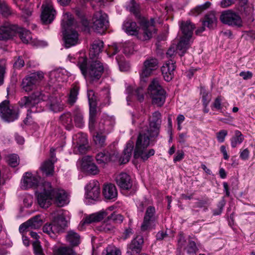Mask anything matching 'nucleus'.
<instances>
[{"label":"nucleus","instance_id":"nucleus-1","mask_svg":"<svg viewBox=\"0 0 255 255\" xmlns=\"http://www.w3.org/2000/svg\"><path fill=\"white\" fill-rule=\"evenodd\" d=\"M161 121V115L158 111L154 112L149 118V128L146 129V132L142 130L138 135L133 154L134 158H140L145 161L154 154L153 149L147 150V148L149 145V137L155 138L158 136Z\"/></svg>","mask_w":255,"mask_h":255},{"label":"nucleus","instance_id":"nucleus-2","mask_svg":"<svg viewBox=\"0 0 255 255\" xmlns=\"http://www.w3.org/2000/svg\"><path fill=\"white\" fill-rule=\"evenodd\" d=\"M62 25L65 31L64 39L65 47L69 48L78 44L79 34L77 31L73 29H80V24L74 20L70 13L64 14Z\"/></svg>","mask_w":255,"mask_h":255},{"label":"nucleus","instance_id":"nucleus-3","mask_svg":"<svg viewBox=\"0 0 255 255\" xmlns=\"http://www.w3.org/2000/svg\"><path fill=\"white\" fill-rule=\"evenodd\" d=\"M77 65L82 74L91 82L99 80L104 72V66L99 61H92L90 66L87 68V59L85 57H81Z\"/></svg>","mask_w":255,"mask_h":255},{"label":"nucleus","instance_id":"nucleus-4","mask_svg":"<svg viewBox=\"0 0 255 255\" xmlns=\"http://www.w3.org/2000/svg\"><path fill=\"white\" fill-rule=\"evenodd\" d=\"M148 90L152 103L157 107L162 106L165 101L166 92L159 82L157 80H153L148 86Z\"/></svg>","mask_w":255,"mask_h":255},{"label":"nucleus","instance_id":"nucleus-5","mask_svg":"<svg viewBox=\"0 0 255 255\" xmlns=\"http://www.w3.org/2000/svg\"><path fill=\"white\" fill-rule=\"evenodd\" d=\"M18 108L9 105V101L4 100L0 104V116L5 121L12 122L18 119Z\"/></svg>","mask_w":255,"mask_h":255},{"label":"nucleus","instance_id":"nucleus-6","mask_svg":"<svg viewBox=\"0 0 255 255\" xmlns=\"http://www.w3.org/2000/svg\"><path fill=\"white\" fill-rule=\"evenodd\" d=\"M40 188L42 191L37 195L38 203L41 207L47 208L51 204L52 187L49 182H44Z\"/></svg>","mask_w":255,"mask_h":255},{"label":"nucleus","instance_id":"nucleus-7","mask_svg":"<svg viewBox=\"0 0 255 255\" xmlns=\"http://www.w3.org/2000/svg\"><path fill=\"white\" fill-rule=\"evenodd\" d=\"M43 77V73L41 72L30 74L23 79L21 85L22 89L26 92L31 91L36 87Z\"/></svg>","mask_w":255,"mask_h":255},{"label":"nucleus","instance_id":"nucleus-8","mask_svg":"<svg viewBox=\"0 0 255 255\" xmlns=\"http://www.w3.org/2000/svg\"><path fill=\"white\" fill-rule=\"evenodd\" d=\"M92 28L98 33L103 32L108 25V15L101 11L95 13L92 18Z\"/></svg>","mask_w":255,"mask_h":255},{"label":"nucleus","instance_id":"nucleus-9","mask_svg":"<svg viewBox=\"0 0 255 255\" xmlns=\"http://www.w3.org/2000/svg\"><path fill=\"white\" fill-rule=\"evenodd\" d=\"M238 4V9L243 18L249 23L253 22L254 20L253 4L249 3L248 0H239Z\"/></svg>","mask_w":255,"mask_h":255},{"label":"nucleus","instance_id":"nucleus-10","mask_svg":"<svg viewBox=\"0 0 255 255\" xmlns=\"http://www.w3.org/2000/svg\"><path fill=\"white\" fill-rule=\"evenodd\" d=\"M158 59L155 57L147 58L143 63V66L140 72V78L143 80L150 76L153 71L158 68Z\"/></svg>","mask_w":255,"mask_h":255},{"label":"nucleus","instance_id":"nucleus-11","mask_svg":"<svg viewBox=\"0 0 255 255\" xmlns=\"http://www.w3.org/2000/svg\"><path fill=\"white\" fill-rule=\"evenodd\" d=\"M42 11L41 15L42 21L44 23H51L55 18L56 11L53 8L51 0H45L42 4Z\"/></svg>","mask_w":255,"mask_h":255},{"label":"nucleus","instance_id":"nucleus-12","mask_svg":"<svg viewBox=\"0 0 255 255\" xmlns=\"http://www.w3.org/2000/svg\"><path fill=\"white\" fill-rule=\"evenodd\" d=\"M221 21L226 24L240 26L242 21L240 16L231 10L224 11L220 16Z\"/></svg>","mask_w":255,"mask_h":255},{"label":"nucleus","instance_id":"nucleus-13","mask_svg":"<svg viewBox=\"0 0 255 255\" xmlns=\"http://www.w3.org/2000/svg\"><path fill=\"white\" fill-rule=\"evenodd\" d=\"M43 97L42 94L39 92L33 93L29 96H24L19 101L18 104L21 108H31L37 104L40 100H43Z\"/></svg>","mask_w":255,"mask_h":255},{"label":"nucleus","instance_id":"nucleus-14","mask_svg":"<svg viewBox=\"0 0 255 255\" xmlns=\"http://www.w3.org/2000/svg\"><path fill=\"white\" fill-rule=\"evenodd\" d=\"M143 238L141 235H137L128 245L127 254L128 255H137L141 251L143 244Z\"/></svg>","mask_w":255,"mask_h":255},{"label":"nucleus","instance_id":"nucleus-15","mask_svg":"<svg viewBox=\"0 0 255 255\" xmlns=\"http://www.w3.org/2000/svg\"><path fill=\"white\" fill-rule=\"evenodd\" d=\"M115 180L117 185L122 190H128L132 186L130 176L126 172H121L116 175Z\"/></svg>","mask_w":255,"mask_h":255},{"label":"nucleus","instance_id":"nucleus-16","mask_svg":"<svg viewBox=\"0 0 255 255\" xmlns=\"http://www.w3.org/2000/svg\"><path fill=\"white\" fill-rule=\"evenodd\" d=\"M114 207L111 206L109 207L106 210H102L98 212L92 214L89 216H87L84 218L81 223L82 225L86 224H89L94 222H98L102 220L104 218L108 216V211H112L114 209Z\"/></svg>","mask_w":255,"mask_h":255},{"label":"nucleus","instance_id":"nucleus-17","mask_svg":"<svg viewBox=\"0 0 255 255\" xmlns=\"http://www.w3.org/2000/svg\"><path fill=\"white\" fill-rule=\"evenodd\" d=\"M51 192L52 199H55V204L58 207H63L69 203L68 195L64 190L52 188Z\"/></svg>","mask_w":255,"mask_h":255},{"label":"nucleus","instance_id":"nucleus-18","mask_svg":"<svg viewBox=\"0 0 255 255\" xmlns=\"http://www.w3.org/2000/svg\"><path fill=\"white\" fill-rule=\"evenodd\" d=\"M17 25L5 23L0 26V40H7L11 38L16 34Z\"/></svg>","mask_w":255,"mask_h":255},{"label":"nucleus","instance_id":"nucleus-19","mask_svg":"<svg viewBox=\"0 0 255 255\" xmlns=\"http://www.w3.org/2000/svg\"><path fill=\"white\" fill-rule=\"evenodd\" d=\"M118 158V152L114 151L113 153H110L106 150L97 153L96 156L97 163L102 165H105L110 161H115Z\"/></svg>","mask_w":255,"mask_h":255},{"label":"nucleus","instance_id":"nucleus-20","mask_svg":"<svg viewBox=\"0 0 255 255\" xmlns=\"http://www.w3.org/2000/svg\"><path fill=\"white\" fill-rule=\"evenodd\" d=\"M175 62L170 59L166 61L161 68V71L164 79L167 82L173 78L174 71L175 69Z\"/></svg>","mask_w":255,"mask_h":255},{"label":"nucleus","instance_id":"nucleus-21","mask_svg":"<svg viewBox=\"0 0 255 255\" xmlns=\"http://www.w3.org/2000/svg\"><path fill=\"white\" fill-rule=\"evenodd\" d=\"M91 157H84L81 161L82 169L89 174L96 175L99 172L97 165L91 161Z\"/></svg>","mask_w":255,"mask_h":255},{"label":"nucleus","instance_id":"nucleus-22","mask_svg":"<svg viewBox=\"0 0 255 255\" xmlns=\"http://www.w3.org/2000/svg\"><path fill=\"white\" fill-rule=\"evenodd\" d=\"M103 194L106 199L116 200L118 197L116 187L112 183L105 184L103 188Z\"/></svg>","mask_w":255,"mask_h":255},{"label":"nucleus","instance_id":"nucleus-23","mask_svg":"<svg viewBox=\"0 0 255 255\" xmlns=\"http://www.w3.org/2000/svg\"><path fill=\"white\" fill-rule=\"evenodd\" d=\"M87 197L94 200H96L100 195V188L98 182L93 181L87 185Z\"/></svg>","mask_w":255,"mask_h":255},{"label":"nucleus","instance_id":"nucleus-24","mask_svg":"<svg viewBox=\"0 0 255 255\" xmlns=\"http://www.w3.org/2000/svg\"><path fill=\"white\" fill-rule=\"evenodd\" d=\"M39 182V177L29 172H26L23 176L22 187L26 189L37 186Z\"/></svg>","mask_w":255,"mask_h":255},{"label":"nucleus","instance_id":"nucleus-25","mask_svg":"<svg viewBox=\"0 0 255 255\" xmlns=\"http://www.w3.org/2000/svg\"><path fill=\"white\" fill-rule=\"evenodd\" d=\"M52 223L55 227L54 231L58 233L62 232L67 226V221L62 214H58L54 216Z\"/></svg>","mask_w":255,"mask_h":255},{"label":"nucleus","instance_id":"nucleus-26","mask_svg":"<svg viewBox=\"0 0 255 255\" xmlns=\"http://www.w3.org/2000/svg\"><path fill=\"white\" fill-rule=\"evenodd\" d=\"M123 29L127 33L131 35H137L139 30V27L136 23L130 19L124 22Z\"/></svg>","mask_w":255,"mask_h":255},{"label":"nucleus","instance_id":"nucleus-27","mask_svg":"<svg viewBox=\"0 0 255 255\" xmlns=\"http://www.w3.org/2000/svg\"><path fill=\"white\" fill-rule=\"evenodd\" d=\"M195 28V26L190 21H182L180 25L182 37L191 39Z\"/></svg>","mask_w":255,"mask_h":255},{"label":"nucleus","instance_id":"nucleus-28","mask_svg":"<svg viewBox=\"0 0 255 255\" xmlns=\"http://www.w3.org/2000/svg\"><path fill=\"white\" fill-rule=\"evenodd\" d=\"M17 29H18L16 30V33L18 34L19 37L23 43L35 44L30 31L18 27V26Z\"/></svg>","mask_w":255,"mask_h":255},{"label":"nucleus","instance_id":"nucleus-29","mask_svg":"<svg viewBox=\"0 0 255 255\" xmlns=\"http://www.w3.org/2000/svg\"><path fill=\"white\" fill-rule=\"evenodd\" d=\"M104 43L99 39L93 41L90 49L89 55L92 59L96 58L102 51Z\"/></svg>","mask_w":255,"mask_h":255},{"label":"nucleus","instance_id":"nucleus-30","mask_svg":"<svg viewBox=\"0 0 255 255\" xmlns=\"http://www.w3.org/2000/svg\"><path fill=\"white\" fill-rule=\"evenodd\" d=\"M87 96L90 107V116H95L97 114V99L93 90H88Z\"/></svg>","mask_w":255,"mask_h":255},{"label":"nucleus","instance_id":"nucleus-31","mask_svg":"<svg viewBox=\"0 0 255 255\" xmlns=\"http://www.w3.org/2000/svg\"><path fill=\"white\" fill-rule=\"evenodd\" d=\"M77 143V151L81 154L86 153L89 147L87 135L83 133L79 134Z\"/></svg>","mask_w":255,"mask_h":255},{"label":"nucleus","instance_id":"nucleus-32","mask_svg":"<svg viewBox=\"0 0 255 255\" xmlns=\"http://www.w3.org/2000/svg\"><path fill=\"white\" fill-rule=\"evenodd\" d=\"M143 30V38L144 40L149 39L152 36V31L155 29L154 27V20L151 19V22L143 21L142 22Z\"/></svg>","mask_w":255,"mask_h":255},{"label":"nucleus","instance_id":"nucleus-33","mask_svg":"<svg viewBox=\"0 0 255 255\" xmlns=\"http://www.w3.org/2000/svg\"><path fill=\"white\" fill-rule=\"evenodd\" d=\"M49 109L53 112L57 113L63 110V105L60 100L57 97H51L47 103Z\"/></svg>","mask_w":255,"mask_h":255},{"label":"nucleus","instance_id":"nucleus-34","mask_svg":"<svg viewBox=\"0 0 255 255\" xmlns=\"http://www.w3.org/2000/svg\"><path fill=\"white\" fill-rule=\"evenodd\" d=\"M133 149V145L132 143L129 142L127 143L126 147L124 150L123 155L120 157L118 154V158L117 159V160H119L121 164H125L128 162L131 156Z\"/></svg>","mask_w":255,"mask_h":255},{"label":"nucleus","instance_id":"nucleus-35","mask_svg":"<svg viewBox=\"0 0 255 255\" xmlns=\"http://www.w3.org/2000/svg\"><path fill=\"white\" fill-rule=\"evenodd\" d=\"M97 230L106 233H112L115 231V226L107 218L101 225L96 227Z\"/></svg>","mask_w":255,"mask_h":255},{"label":"nucleus","instance_id":"nucleus-36","mask_svg":"<svg viewBox=\"0 0 255 255\" xmlns=\"http://www.w3.org/2000/svg\"><path fill=\"white\" fill-rule=\"evenodd\" d=\"M53 255H76L72 248L68 246L54 247L53 248Z\"/></svg>","mask_w":255,"mask_h":255},{"label":"nucleus","instance_id":"nucleus-37","mask_svg":"<svg viewBox=\"0 0 255 255\" xmlns=\"http://www.w3.org/2000/svg\"><path fill=\"white\" fill-rule=\"evenodd\" d=\"M40 168L46 176L52 175L54 172L53 162L50 160H46L42 163Z\"/></svg>","mask_w":255,"mask_h":255},{"label":"nucleus","instance_id":"nucleus-38","mask_svg":"<svg viewBox=\"0 0 255 255\" xmlns=\"http://www.w3.org/2000/svg\"><path fill=\"white\" fill-rule=\"evenodd\" d=\"M66 240L72 247L77 246L80 243V237L76 232L70 231L66 236Z\"/></svg>","mask_w":255,"mask_h":255},{"label":"nucleus","instance_id":"nucleus-39","mask_svg":"<svg viewBox=\"0 0 255 255\" xmlns=\"http://www.w3.org/2000/svg\"><path fill=\"white\" fill-rule=\"evenodd\" d=\"M190 39V38H187L182 36L181 40L177 45V50L181 51V53H179L180 56H182L189 48Z\"/></svg>","mask_w":255,"mask_h":255},{"label":"nucleus","instance_id":"nucleus-40","mask_svg":"<svg viewBox=\"0 0 255 255\" xmlns=\"http://www.w3.org/2000/svg\"><path fill=\"white\" fill-rule=\"evenodd\" d=\"M76 14L79 17L80 20V24L81 25H80V29L83 31H87L89 30V21L85 18L84 14L81 11V10L79 9H77L75 11Z\"/></svg>","mask_w":255,"mask_h":255},{"label":"nucleus","instance_id":"nucleus-41","mask_svg":"<svg viewBox=\"0 0 255 255\" xmlns=\"http://www.w3.org/2000/svg\"><path fill=\"white\" fill-rule=\"evenodd\" d=\"M217 18L214 13H209L205 16L204 20L203 21V25L211 28H213L216 25Z\"/></svg>","mask_w":255,"mask_h":255},{"label":"nucleus","instance_id":"nucleus-42","mask_svg":"<svg viewBox=\"0 0 255 255\" xmlns=\"http://www.w3.org/2000/svg\"><path fill=\"white\" fill-rule=\"evenodd\" d=\"M79 87L74 85L71 88L68 99V103L70 105H73L76 102L79 94Z\"/></svg>","mask_w":255,"mask_h":255},{"label":"nucleus","instance_id":"nucleus-43","mask_svg":"<svg viewBox=\"0 0 255 255\" xmlns=\"http://www.w3.org/2000/svg\"><path fill=\"white\" fill-rule=\"evenodd\" d=\"M13 2L20 8H21L22 16L25 18L28 17L31 15L32 10L30 8H24L23 6L27 2V0H13Z\"/></svg>","mask_w":255,"mask_h":255},{"label":"nucleus","instance_id":"nucleus-44","mask_svg":"<svg viewBox=\"0 0 255 255\" xmlns=\"http://www.w3.org/2000/svg\"><path fill=\"white\" fill-rule=\"evenodd\" d=\"M244 140V136L240 130L235 131V135L231 139V146L235 148L240 144Z\"/></svg>","mask_w":255,"mask_h":255},{"label":"nucleus","instance_id":"nucleus-45","mask_svg":"<svg viewBox=\"0 0 255 255\" xmlns=\"http://www.w3.org/2000/svg\"><path fill=\"white\" fill-rule=\"evenodd\" d=\"M74 120L76 127L82 128L84 125L83 115L79 109L75 110L73 112Z\"/></svg>","mask_w":255,"mask_h":255},{"label":"nucleus","instance_id":"nucleus-46","mask_svg":"<svg viewBox=\"0 0 255 255\" xmlns=\"http://www.w3.org/2000/svg\"><path fill=\"white\" fill-rule=\"evenodd\" d=\"M60 120L65 126L66 128L70 130L73 126L72 116L70 113H65L60 116Z\"/></svg>","mask_w":255,"mask_h":255},{"label":"nucleus","instance_id":"nucleus-47","mask_svg":"<svg viewBox=\"0 0 255 255\" xmlns=\"http://www.w3.org/2000/svg\"><path fill=\"white\" fill-rule=\"evenodd\" d=\"M28 222H29V225L31 229H38L42 224V221L40 218V216L39 215L35 216L33 218L28 220Z\"/></svg>","mask_w":255,"mask_h":255},{"label":"nucleus","instance_id":"nucleus-48","mask_svg":"<svg viewBox=\"0 0 255 255\" xmlns=\"http://www.w3.org/2000/svg\"><path fill=\"white\" fill-rule=\"evenodd\" d=\"M6 159L8 164L12 167H15L19 164V157L16 154H9L6 156Z\"/></svg>","mask_w":255,"mask_h":255},{"label":"nucleus","instance_id":"nucleus-49","mask_svg":"<svg viewBox=\"0 0 255 255\" xmlns=\"http://www.w3.org/2000/svg\"><path fill=\"white\" fill-rule=\"evenodd\" d=\"M155 226V220L143 218V223L141 226V230L146 231L152 229Z\"/></svg>","mask_w":255,"mask_h":255},{"label":"nucleus","instance_id":"nucleus-50","mask_svg":"<svg viewBox=\"0 0 255 255\" xmlns=\"http://www.w3.org/2000/svg\"><path fill=\"white\" fill-rule=\"evenodd\" d=\"M108 218L114 225L121 224L124 220V217L121 214H116L115 212L108 216Z\"/></svg>","mask_w":255,"mask_h":255},{"label":"nucleus","instance_id":"nucleus-51","mask_svg":"<svg viewBox=\"0 0 255 255\" xmlns=\"http://www.w3.org/2000/svg\"><path fill=\"white\" fill-rule=\"evenodd\" d=\"M103 254H105V255H122L120 250L115 246L110 245L107 247L105 252L104 251Z\"/></svg>","mask_w":255,"mask_h":255},{"label":"nucleus","instance_id":"nucleus-52","mask_svg":"<svg viewBox=\"0 0 255 255\" xmlns=\"http://www.w3.org/2000/svg\"><path fill=\"white\" fill-rule=\"evenodd\" d=\"M0 13L4 16H7L12 13L10 7L3 1L0 3Z\"/></svg>","mask_w":255,"mask_h":255},{"label":"nucleus","instance_id":"nucleus-53","mask_svg":"<svg viewBox=\"0 0 255 255\" xmlns=\"http://www.w3.org/2000/svg\"><path fill=\"white\" fill-rule=\"evenodd\" d=\"M55 228L53 223L46 224L43 227V231L49 235L51 237H54L55 234L58 233L57 232L54 231Z\"/></svg>","mask_w":255,"mask_h":255},{"label":"nucleus","instance_id":"nucleus-54","mask_svg":"<svg viewBox=\"0 0 255 255\" xmlns=\"http://www.w3.org/2000/svg\"><path fill=\"white\" fill-rule=\"evenodd\" d=\"M111 125V121L109 119L104 120L103 122L101 121L99 125L101 131L102 132H109L110 130L109 126Z\"/></svg>","mask_w":255,"mask_h":255},{"label":"nucleus","instance_id":"nucleus-55","mask_svg":"<svg viewBox=\"0 0 255 255\" xmlns=\"http://www.w3.org/2000/svg\"><path fill=\"white\" fill-rule=\"evenodd\" d=\"M155 208L153 206H149L146 210L144 218L150 219V220H153L155 221Z\"/></svg>","mask_w":255,"mask_h":255},{"label":"nucleus","instance_id":"nucleus-56","mask_svg":"<svg viewBox=\"0 0 255 255\" xmlns=\"http://www.w3.org/2000/svg\"><path fill=\"white\" fill-rule=\"evenodd\" d=\"M186 250L188 254L190 255L195 254L198 250L196 243L193 241H189L188 244L186 247Z\"/></svg>","mask_w":255,"mask_h":255},{"label":"nucleus","instance_id":"nucleus-57","mask_svg":"<svg viewBox=\"0 0 255 255\" xmlns=\"http://www.w3.org/2000/svg\"><path fill=\"white\" fill-rule=\"evenodd\" d=\"M134 50V44L131 42H128L123 44V51L125 54H131Z\"/></svg>","mask_w":255,"mask_h":255},{"label":"nucleus","instance_id":"nucleus-58","mask_svg":"<svg viewBox=\"0 0 255 255\" xmlns=\"http://www.w3.org/2000/svg\"><path fill=\"white\" fill-rule=\"evenodd\" d=\"M94 140L97 145L103 146L105 145L106 136L97 133V135L94 136Z\"/></svg>","mask_w":255,"mask_h":255},{"label":"nucleus","instance_id":"nucleus-59","mask_svg":"<svg viewBox=\"0 0 255 255\" xmlns=\"http://www.w3.org/2000/svg\"><path fill=\"white\" fill-rule=\"evenodd\" d=\"M35 255H44L39 241H34L32 244Z\"/></svg>","mask_w":255,"mask_h":255},{"label":"nucleus","instance_id":"nucleus-60","mask_svg":"<svg viewBox=\"0 0 255 255\" xmlns=\"http://www.w3.org/2000/svg\"><path fill=\"white\" fill-rule=\"evenodd\" d=\"M228 134V131L227 130L223 129L220 130L217 133V138L218 141L222 143L225 141V138Z\"/></svg>","mask_w":255,"mask_h":255},{"label":"nucleus","instance_id":"nucleus-61","mask_svg":"<svg viewBox=\"0 0 255 255\" xmlns=\"http://www.w3.org/2000/svg\"><path fill=\"white\" fill-rule=\"evenodd\" d=\"M144 92L142 87L137 88L134 91V95L136 96L137 100L141 102L144 100Z\"/></svg>","mask_w":255,"mask_h":255},{"label":"nucleus","instance_id":"nucleus-62","mask_svg":"<svg viewBox=\"0 0 255 255\" xmlns=\"http://www.w3.org/2000/svg\"><path fill=\"white\" fill-rule=\"evenodd\" d=\"M225 205V201L224 200L221 201L218 204V208L213 211V214L215 216L220 215L222 212Z\"/></svg>","mask_w":255,"mask_h":255},{"label":"nucleus","instance_id":"nucleus-63","mask_svg":"<svg viewBox=\"0 0 255 255\" xmlns=\"http://www.w3.org/2000/svg\"><path fill=\"white\" fill-rule=\"evenodd\" d=\"M15 62L13 64V67L16 69H19L22 67L24 65V61L21 56H18L15 58Z\"/></svg>","mask_w":255,"mask_h":255},{"label":"nucleus","instance_id":"nucleus-64","mask_svg":"<svg viewBox=\"0 0 255 255\" xmlns=\"http://www.w3.org/2000/svg\"><path fill=\"white\" fill-rule=\"evenodd\" d=\"M5 72V64L4 62L0 60V86L3 84V76Z\"/></svg>","mask_w":255,"mask_h":255}]
</instances>
